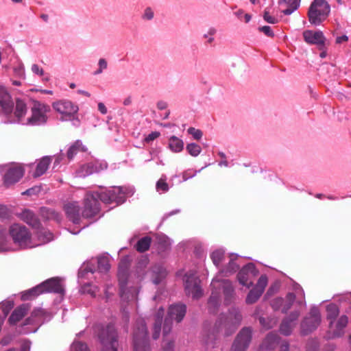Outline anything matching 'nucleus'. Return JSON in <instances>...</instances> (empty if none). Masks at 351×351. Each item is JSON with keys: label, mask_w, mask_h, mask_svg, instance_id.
Returning <instances> with one entry per match:
<instances>
[{"label": "nucleus", "mask_w": 351, "mask_h": 351, "mask_svg": "<svg viewBox=\"0 0 351 351\" xmlns=\"http://www.w3.org/2000/svg\"><path fill=\"white\" fill-rule=\"evenodd\" d=\"M330 12V7L326 0H314L308 11L309 22L315 25H320Z\"/></svg>", "instance_id": "nucleus-1"}, {"label": "nucleus", "mask_w": 351, "mask_h": 351, "mask_svg": "<svg viewBox=\"0 0 351 351\" xmlns=\"http://www.w3.org/2000/svg\"><path fill=\"white\" fill-rule=\"evenodd\" d=\"M50 112L49 106L40 101L34 100L31 107L32 115L27 119V124L40 125L47 123V113Z\"/></svg>", "instance_id": "nucleus-2"}, {"label": "nucleus", "mask_w": 351, "mask_h": 351, "mask_svg": "<svg viewBox=\"0 0 351 351\" xmlns=\"http://www.w3.org/2000/svg\"><path fill=\"white\" fill-rule=\"evenodd\" d=\"M95 192H87L84 198V206L82 215L84 218H93L99 214L100 204Z\"/></svg>", "instance_id": "nucleus-3"}, {"label": "nucleus", "mask_w": 351, "mask_h": 351, "mask_svg": "<svg viewBox=\"0 0 351 351\" xmlns=\"http://www.w3.org/2000/svg\"><path fill=\"white\" fill-rule=\"evenodd\" d=\"M9 233L14 243L19 246L26 247L30 244L31 234L26 227L14 224L10 226Z\"/></svg>", "instance_id": "nucleus-4"}, {"label": "nucleus", "mask_w": 351, "mask_h": 351, "mask_svg": "<svg viewBox=\"0 0 351 351\" xmlns=\"http://www.w3.org/2000/svg\"><path fill=\"white\" fill-rule=\"evenodd\" d=\"M186 312V306L183 304H175L169 306L167 315L165 319L164 329H171L173 322H180Z\"/></svg>", "instance_id": "nucleus-5"}, {"label": "nucleus", "mask_w": 351, "mask_h": 351, "mask_svg": "<svg viewBox=\"0 0 351 351\" xmlns=\"http://www.w3.org/2000/svg\"><path fill=\"white\" fill-rule=\"evenodd\" d=\"M184 289L186 294L193 298L198 299L202 296L200 280L194 274H186L184 276Z\"/></svg>", "instance_id": "nucleus-6"}, {"label": "nucleus", "mask_w": 351, "mask_h": 351, "mask_svg": "<svg viewBox=\"0 0 351 351\" xmlns=\"http://www.w3.org/2000/svg\"><path fill=\"white\" fill-rule=\"evenodd\" d=\"M53 108L62 115V120H71L78 111V107L68 100H61L53 104Z\"/></svg>", "instance_id": "nucleus-7"}, {"label": "nucleus", "mask_w": 351, "mask_h": 351, "mask_svg": "<svg viewBox=\"0 0 351 351\" xmlns=\"http://www.w3.org/2000/svg\"><path fill=\"white\" fill-rule=\"evenodd\" d=\"M258 274L255 265L248 263L244 266L238 273L237 279L240 284L250 288L253 285L252 278Z\"/></svg>", "instance_id": "nucleus-8"}, {"label": "nucleus", "mask_w": 351, "mask_h": 351, "mask_svg": "<svg viewBox=\"0 0 351 351\" xmlns=\"http://www.w3.org/2000/svg\"><path fill=\"white\" fill-rule=\"evenodd\" d=\"M99 337L104 346L101 351H117L118 341L114 330H101Z\"/></svg>", "instance_id": "nucleus-9"}, {"label": "nucleus", "mask_w": 351, "mask_h": 351, "mask_svg": "<svg viewBox=\"0 0 351 351\" xmlns=\"http://www.w3.org/2000/svg\"><path fill=\"white\" fill-rule=\"evenodd\" d=\"M252 330H241L237 335L230 351H246L252 341Z\"/></svg>", "instance_id": "nucleus-10"}, {"label": "nucleus", "mask_w": 351, "mask_h": 351, "mask_svg": "<svg viewBox=\"0 0 351 351\" xmlns=\"http://www.w3.org/2000/svg\"><path fill=\"white\" fill-rule=\"evenodd\" d=\"M51 318V314L41 308H35L29 317L25 319L23 326L40 325Z\"/></svg>", "instance_id": "nucleus-11"}, {"label": "nucleus", "mask_w": 351, "mask_h": 351, "mask_svg": "<svg viewBox=\"0 0 351 351\" xmlns=\"http://www.w3.org/2000/svg\"><path fill=\"white\" fill-rule=\"evenodd\" d=\"M211 287L220 293L222 290L227 303L230 302L234 295V289L230 281L228 280H219L215 278L211 282Z\"/></svg>", "instance_id": "nucleus-12"}, {"label": "nucleus", "mask_w": 351, "mask_h": 351, "mask_svg": "<svg viewBox=\"0 0 351 351\" xmlns=\"http://www.w3.org/2000/svg\"><path fill=\"white\" fill-rule=\"evenodd\" d=\"M108 165L106 162L95 161L83 165L77 171L80 177H86L95 173L106 169Z\"/></svg>", "instance_id": "nucleus-13"}, {"label": "nucleus", "mask_w": 351, "mask_h": 351, "mask_svg": "<svg viewBox=\"0 0 351 351\" xmlns=\"http://www.w3.org/2000/svg\"><path fill=\"white\" fill-rule=\"evenodd\" d=\"M30 308L31 305L27 303L22 304L16 307L8 317V322L10 326H16L27 315Z\"/></svg>", "instance_id": "nucleus-14"}, {"label": "nucleus", "mask_w": 351, "mask_h": 351, "mask_svg": "<svg viewBox=\"0 0 351 351\" xmlns=\"http://www.w3.org/2000/svg\"><path fill=\"white\" fill-rule=\"evenodd\" d=\"M134 351H151L147 330H137L134 334Z\"/></svg>", "instance_id": "nucleus-15"}, {"label": "nucleus", "mask_w": 351, "mask_h": 351, "mask_svg": "<svg viewBox=\"0 0 351 351\" xmlns=\"http://www.w3.org/2000/svg\"><path fill=\"white\" fill-rule=\"evenodd\" d=\"M24 169L19 165H14L10 167L4 175L3 180L6 186L12 185L23 176Z\"/></svg>", "instance_id": "nucleus-16"}, {"label": "nucleus", "mask_w": 351, "mask_h": 351, "mask_svg": "<svg viewBox=\"0 0 351 351\" xmlns=\"http://www.w3.org/2000/svg\"><path fill=\"white\" fill-rule=\"evenodd\" d=\"M169 238L163 234H155V251L161 256H165L171 249Z\"/></svg>", "instance_id": "nucleus-17"}, {"label": "nucleus", "mask_w": 351, "mask_h": 351, "mask_svg": "<svg viewBox=\"0 0 351 351\" xmlns=\"http://www.w3.org/2000/svg\"><path fill=\"white\" fill-rule=\"evenodd\" d=\"M64 210L67 218L74 223L80 221V208L77 202H69L64 206Z\"/></svg>", "instance_id": "nucleus-18"}, {"label": "nucleus", "mask_w": 351, "mask_h": 351, "mask_svg": "<svg viewBox=\"0 0 351 351\" xmlns=\"http://www.w3.org/2000/svg\"><path fill=\"white\" fill-rule=\"evenodd\" d=\"M43 292H53L56 293H64V288L58 278H52L41 283Z\"/></svg>", "instance_id": "nucleus-19"}, {"label": "nucleus", "mask_w": 351, "mask_h": 351, "mask_svg": "<svg viewBox=\"0 0 351 351\" xmlns=\"http://www.w3.org/2000/svg\"><path fill=\"white\" fill-rule=\"evenodd\" d=\"M0 106L6 114L10 113L14 107L10 95L3 86H0Z\"/></svg>", "instance_id": "nucleus-20"}, {"label": "nucleus", "mask_w": 351, "mask_h": 351, "mask_svg": "<svg viewBox=\"0 0 351 351\" xmlns=\"http://www.w3.org/2000/svg\"><path fill=\"white\" fill-rule=\"evenodd\" d=\"M304 40L309 44L323 45L325 41V37L320 31L313 32L311 30H306L303 32Z\"/></svg>", "instance_id": "nucleus-21"}, {"label": "nucleus", "mask_w": 351, "mask_h": 351, "mask_svg": "<svg viewBox=\"0 0 351 351\" xmlns=\"http://www.w3.org/2000/svg\"><path fill=\"white\" fill-rule=\"evenodd\" d=\"M279 343L277 335L270 332L260 346L259 351H274Z\"/></svg>", "instance_id": "nucleus-22"}, {"label": "nucleus", "mask_w": 351, "mask_h": 351, "mask_svg": "<svg viewBox=\"0 0 351 351\" xmlns=\"http://www.w3.org/2000/svg\"><path fill=\"white\" fill-rule=\"evenodd\" d=\"M19 217L23 221L32 227L35 228H39L40 221L32 211L25 210L19 215Z\"/></svg>", "instance_id": "nucleus-23"}, {"label": "nucleus", "mask_w": 351, "mask_h": 351, "mask_svg": "<svg viewBox=\"0 0 351 351\" xmlns=\"http://www.w3.org/2000/svg\"><path fill=\"white\" fill-rule=\"evenodd\" d=\"M51 162V156H44L42 158L38 163L37 164L35 171L34 172L33 176L38 178L43 175L49 168V166Z\"/></svg>", "instance_id": "nucleus-24"}, {"label": "nucleus", "mask_w": 351, "mask_h": 351, "mask_svg": "<svg viewBox=\"0 0 351 351\" xmlns=\"http://www.w3.org/2000/svg\"><path fill=\"white\" fill-rule=\"evenodd\" d=\"M108 194L110 196L112 203L122 204L125 201V192L123 188L114 186L108 189Z\"/></svg>", "instance_id": "nucleus-25"}, {"label": "nucleus", "mask_w": 351, "mask_h": 351, "mask_svg": "<svg viewBox=\"0 0 351 351\" xmlns=\"http://www.w3.org/2000/svg\"><path fill=\"white\" fill-rule=\"evenodd\" d=\"M41 283L30 289H28L22 293L21 300L23 301L31 300L43 293Z\"/></svg>", "instance_id": "nucleus-26"}, {"label": "nucleus", "mask_w": 351, "mask_h": 351, "mask_svg": "<svg viewBox=\"0 0 351 351\" xmlns=\"http://www.w3.org/2000/svg\"><path fill=\"white\" fill-rule=\"evenodd\" d=\"M27 112V107L24 101L20 99H17L15 103L14 108V116L17 118L18 121H21V119L25 116Z\"/></svg>", "instance_id": "nucleus-27"}, {"label": "nucleus", "mask_w": 351, "mask_h": 351, "mask_svg": "<svg viewBox=\"0 0 351 351\" xmlns=\"http://www.w3.org/2000/svg\"><path fill=\"white\" fill-rule=\"evenodd\" d=\"M220 295L219 292L213 289L212 293L208 302L209 311L215 313L217 312V308L219 305Z\"/></svg>", "instance_id": "nucleus-28"}, {"label": "nucleus", "mask_w": 351, "mask_h": 351, "mask_svg": "<svg viewBox=\"0 0 351 351\" xmlns=\"http://www.w3.org/2000/svg\"><path fill=\"white\" fill-rule=\"evenodd\" d=\"M169 147L173 152H180L184 148V143L178 137L172 136L169 139Z\"/></svg>", "instance_id": "nucleus-29"}, {"label": "nucleus", "mask_w": 351, "mask_h": 351, "mask_svg": "<svg viewBox=\"0 0 351 351\" xmlns=\"http://www.w3.org/2000/svg\"><path fill=\"white\" fill-rule=\"evenodd\" d=\"M300 0H280L279 3H284L287 5V8L284 10L282 12L285 15H289L296 10L300 5Z\"/></svg>", "instance_id": "nucleus-30"}, {"label": "nucleus", "mask_w": 351, "mask_h": 351, "mask_svg": "<svg viewBox=\"0 0 351 351\" xmlns=\"http://www.w3.org/2000/svg\"><path fill=\"white\" fill-rule=\"evenodd\" d=\"M242 315L237 308H232L229 312L227 322L232 326H237L241 322Z\"/></svg>", "instance_id": "nucleus-31"}, {"label": "nucleus", "mask_w": 351, "mask_h": 351, "mask_svg": "<svg viewBox=\"0 0 351 351\" xmlns=\"http://www.w3.org/2000/svg\"><path fill=\"white\" fill-rule=\"evenodd\" d=\"M86 148L83 146L82 142L77 141L68 149L67 157L69 160H71L78 152H86Z\"/></svg>", "instance_id": "nucleus-32"}, {"label": "nucleus", "mask_w": 351, "mask_h": 351, "mask_svg": "<svg viewBox=\"0 0 351 351\" xmlns=\"http://www.w3.org/2000/svg\"><path fill=\"white\" fill-rule=\"evenodd\" d=\"M299 317V313L298 311L292 312L288 317L283 319L281 323L280 329H289L293 326V323Z\"/></svg>", "instance_id": "nucleus-33"}, {"label": "nucleus", "mask_w": 351, "mask_h": 351, "mask_svg": "<svg viewBox=\"0 0 351 351\" xmlns=\"http://www.w3.org/2000/svg\"><path fill=\"white\" fill-rule=\"evenodd\" d=\"M129 267L130 263L128 259L127 258H123L119 264L118 276L120 279L125 280Z\"/></svg>", "instance_id": "nucleus-34"}, {"label": "nucleus", "mask_w": 351, "mask_h": 351, "mask_svg": "<svg viewBox=\"0 0 351 351\" xmlns=\"http://www.w3.org/2000/svg\"><path fill=\"white\" fill-rule=\"evenodd\" d=\"M237 256L236 255H231L230 259L227 265L226 268L222 271L223 273L225 274L226 276H228L236 272L239 269V265L235 263V260Z\"/></svg>", "instance_id": "nucleus-35"}, {"label": "nucleus", "mask_w": 351, "mask_h": 351, "mask_svg": "<svg viewBox=\"0 0 351 351\" xmlns=\"http://www.w3.org/2000/svg\"><path fill=\"white\" fill-rule=\"evenodd\" d=\"M110 268V261L107 256H100L97 258V269L99 272H106Z\"/></svg>", "instance_id": "nucleus-36"}, {"label": "nucleus", "mask_w": 351, "mask_h": 351, "mask_svg": "<svg viewBox=\"0 0 351 351\" xmlns=\"http://www.w3.org/2000/svg\"><path fill=\"white\" fill-rule=\"evenodd\" d=\"M307 320L308 322H312L313 327H317L321 321L319 310L316 308H312L310 312V317L307 318Z\"/></svg>", "instance_id": "nucleus-37"}, {"label": "nucleus", "mask_w": 351, "mask_h": 351, "mask_svg": "<svg viewBox=\"0 0 351 351\" xmlns=\"http://www.w3.org/2000/svg\"><path fill=\"white\" fill-rule=\"evenodd\" d=\"M150 243L151 238L145 237L138 240L135 247L138 252H143L149 249Z\"/></svg>", "instance_id": "nucleus-38"}, {"label": "nucleus", "mask_w": 351, "mask_h": 351, "mask_svg": "<svg viewBox=\"0 0 351 351\" xmlns=\"http://www.w3.org/2000/svg\"><path fill=\"white\" fill-rule=\"evenodd\" d=\"M263 292L256 288L252 289L248 293L246 298V302L247 304H254L261 297Z\"/></svg>", "instance_id": "nucleus-39"}, {"label": "nucleus", "mask_w": 351, "mask_h": 351, "mask_svg": "<svg viewBox=\"0 0 351 351\" xmlns=\"http://www.w3.org/2000/svg\"><path fill=\"white\" fill-rule=\"evenodd\" d=\"M327 317L332 322L339 315V308L336 304H330L326 307Z\"/></svg>", "instance_id": "nucleus-40"}, {"label": "nucleus", "mask_w": 351, "mask_h": 351, "mask_svg": "<svg viewBox=\"0 0 351 351\" xmlns=\"http://www.w3.org/2000/svg\"><path fill=\"white\" fill-rule=\"evenodd\" d=\"M210 258L216 266H219L224 258V252L221 250L214 251L210 254Z\"/></svg>", "instance_id": "nucleus-41"}, {"label": "nucleus", "mask_w": 351, "mask_h": 351, "mask_svg": "<svg viewBox=\"0 0 351 351\" xmlns=\"http://www.w3.org/2000/svg\"><path fill=\"white\" fill-rule=\"evenodd\" d=\"M166 269L162 266L155 267V284L159 283L167 276Z\"/></svg>", "instance_id": "nucleus-42"}, {"label": "nucleus", "mask_w": 351, "mask_h": 351, "mask_svg": "<svg viewBox=\"0 0 351 351\" xmlns=\"http://www.w3.org/2000/svg\"><path fill=\"white\" fill-rule=\"evenodd\" d=\"M187 152L192 156H197L201 152V147L196 143H189L186 147Z\"/></svg>", "instance_id": "nucleus-43"}, {"label": "nucleus", "mask_w": 351, "mask_h": 351, "mask_svg": "<svg viewBox=\"0 0 351 351\" xmlns=\"http://www.w3.org/2000/svg\"><path fill=\"white\" fill-rule=\"evenodd\" d=\"M95 195H97L96 197L98 200L100 199L104 204H109L112 203L110 196L108 194V190L101 193L95 192Z\"/></svg>", "instance_id": "nucleus-44"}, {"label": "nucleus", "mask_w": 351, "mask_h": 351, "mask_svg": "<svg viewBox=\"0 0 351 351\" xmlns=\"http://www.w3.org/2000/svg\"><path fill=\"white\" fill-rule=\"evenodd\" d=\"M295 300V295L294 293H287V295H286V301H287L289 302V305H287V306H284L281 309L282 312L284 313H286L288 311V310L290 309L291 307L292 306Z\"/></svg>", "instance_id": "nucleus-45"}, {"label": "nucleus", "mask_w": 351, "mask_h": 351, "mask_svg": "<svg viewBox=\"0 0 351 351\" xmlns=\"http://www.w3.org/2000/svg\"><path fill=\"white\" fill-rule=\"evenodd\" d=\"M267 285V278L265 275H262L257 282V284L255 287L257 289L260 290L263 293L265 288Z\"/></svg>", "instance_id": "nucleus-46"}, {"label": "nucleus", "mask_w": 351, "mask_h": 351, "mask_svg": "<svg viewBox=\"0 0 351 351\" xmlns=\"http://www.w3.org/2000/svg\"><path fill=\"white\" fill-rule=\"evenodd\" d=\"M156 189L158 191H161L162 193L167 192L169 190V185L166 182L165 180L160 178L156 182Z\"/></svg>", "instance_id": "nucleus-47"}, {"label": "nucleus", "mask_w": 351, "mask_h": 351, "mask_svg": "<svg viewBox=\"0 0 351 351\" xmlns=\"http://www.w3.org/2000/svg\"><path fill=\"white\" fill-rule=\"evenodd\" d=\"M14 307V302L12 301H7L2 304L1 308L5 318L8 315L11 309Z\"/></svg>", "instance_id": "nucleus-48"}, {"label": "nucleus", "mask_w": 351, "mask_h": 351, "mask_svg": "<svg viewBox=\"0 0 351 351\" xmlns=\"http://www.w3.org/2000/svg\"><path fill=\"white\" fill-rule=\"evenodd\" d=\"M13 70L16 76L21 77L23 79L25 78V69L23 64L19 63L17 66L14 67Z\"/></svg>", "instance_id": "nucleus-49"}, {"label": "nucleus", "mask_w": 351, "mask_h": 351, "mask_svg": "<svg viewBox=\"0 0 351 351\" xmlns=\"http://www.w3.org/2000/svg\"><path fill=\"white\" fill-rule=\"evenodd\" d=\"M72 349L74 351H89L86 344L80 341H75L72 345Z\"/></svg>", "instance_id": "nucleus-50"}, {"label": "nucleus", "mask_w": 351, "mask_h": 351, "mask_svg": "<svg viewBox=\"0 0 351 351\" xmlns=\"http://www.w3.org/2000/svg\"><path fill=\"white\" fill-rule=\"evenodd\" d=\"M188 133L193 136L195 140H199L202 137V132L200 130L191 127L188 129Z\"/></svg>", "instance_id": "nucleus-51"}, {"label": "nucleus", "mask_w": 351, "mask_h": 351, "mask_svg": "<svg viewBox=\"0 0 351 351\" xmlns=\"http://www.w3.org/2000/svg\"><path fill=\"white\" fill-rule=\"evenodd\" d=\"M47 217L48 219H53L56 221H60V215L53 209H46Z\"/></svg>", "instance_id": "nucleus-52"}, {"label": "nucleus", "mask_w": 351, "mask_h": 351, "mask_svg": "<svg viewBox=\"0 0 351 351\" xmlns=\"http://www.w3.org/2000/svg\"><path fill=\"white\" fill-rule=\"evenodd\" d=\"M348 322V318L346 315L341 316L337 322V329H342L347 326Z\"/></svg>", "instance_id": "nucleus-53"}, {"label": "nucleus", "mask_w": 351, "mask_h": 351, "mask_svg": "<svg viewBox=\"0 0 351 351\" xmlns=\"http://www.w3.org/2000/svg\"><path fill=\"white\" fill-rule=\"evenodd\" d=\"M258 30L269 37L273 38L274 36V33L273 32L271 28L268 25L259 27Z\"/></svg>", "instance_id": "nucleus-54"}, {"label": "nucleus", "mask_w": 351, "mask_h": 351, "mask_svg": "<svg viewBox=\"0 0 351 351\" xmlns=\"http://www.w3.org/2000/svg\"><path fill=\"white\" fill-rule=\"evenodd\" d=\"M283 303H284L283 298H275L274 300H273V301L271 302V306L274 310H278L281 307L282 308Z\"/></svg>", "instance_id": "nucleus-55"}, {"label": "nucleus", "mask_w": 351, "mask_h": 351, "mask_svg": "<svg viewBox=\"0 0 351 351\" xmlns=\"http://www.w3.org/2000/svg\"><path fill=\"white\" fill-rule=\"evenodd\" d=\"M153 17H154V12L152 11V8L147 7L145 10L144 13L142 15V19L143 20L149 21V20H152Z\"/></svg>", "instance_id": "nucleus-56"}, {"label": "nucleus", "mask_w": 351, "mask_h": 351, "mask_svg": "<svg viewBox=\"0 0 351 351\" xmlns=\"http://www.w3.org/2000/svg\"><path fill=\"white\" fill-rule=\"evenodd\" d=\"M99 69H97L95 72V75H99L100 73H102L103 70L104 69H106L107 68V62L105 59L104 58H101L99 59Z\"/></svg>", "instance_id": "nucleus-57"}, {"label": "nucleus", "mask_w": 351, "mask_h": 351, "mask_svg": "<svg viewBox=\"0 0 351 351\" xmlns=\"http://www.w3.org/2000/svg\"><path fill=\"white\" fill-rule=\"evenodd\" d=\"M174 349V341H165L162 345V351H173Z\"/></svg>", "instance_id": "nucleus-58"}, {"label": "nucleus", "mask_w": 351, "mask_h": 351, "mask_svg": "<svg viewBox=\"0 0 351 351\" xmlns=\"http://www.w3.org/2000/svg\"><path fill=\"white\" fill-rule=\"evenodd\" d=\"M263 18L264 20L269 23L275 24L278 22V20L276 18L270 16L269 12L267 10L264 12Z\"/></svg>", "instance_id": "nucleus-59"}, {"label": "nucleus", "mask_w": 351, "mask_h": 351, "mask_svg": "<svg viewBox=\"0 0 351 351\" xmlns=\"http://www.w3.org/2000/svg\"><path fill=\"white\" fill-rule=\"evenodd\" d=\"M328 332H329L328 335V339L339 337L341 335H343V334L342 332V330H329Z\"/></svg>", "instance_id": "nucleus-60"}, {"label": "nucleus", "mask_w": 351, "mask_h": 351, "mask_svg": "<svg viewBox=\"0 0 351 351\" xmlns=\"http://www.w3.org/2000/svg\"><path fill=\"white\" fill-rule=\"evenodd\" d=\"M32 71H33V73H34L35 74H37V75H43L44 74V71L42 68H40L38 66V64H33L32 66Z\"/></svg>", "instance_id": "nucleus-61"}, {"label": "nucleus", "mask_w": 351, "mask_h": 351, "mask_svg": "<svg viewBox=\"0 0 351 351\" xmlns=\"http://www.w3.org/2000/svg\"><path fill=\"white\" fill-rule=\"evenodd\" d=\"M12 340V337L10 335H6L5 336L1 341L0 343L3 346H7L8 345Z\"/></svg>", "instance_id": "nucleus-62"}, {"label": "nucleus", "mask_w": 351, "mask_h": 351, "mask_svg": "<svg viewBox=\"0 0 351 351\" xmlns=\"http://www.w3.org/2000/svg\"><path fill=\"white\" fill-rule=\"evenodd\" d=\"M348 40V37L346 35H343L341 36H338L336 38L337 44H341L343 43H346Z\"/></svg>", "instance_id": "nucleus-63"}, {"label": "nucleus", "mask_w": 351, "mask_h": 351, "mask_svg": "<svg viewBox=\"0 0 351 351\" xmlns=\"http://www.w3.org/2000/svg\"><path fill=\"white\" fill-rule=\"evenodd\" d=\"M289 343L287 341H284L282 342V343L280 345L279 351H289Z\"/></svg>", "instance_id": "nucleus-64"}]
</instances>
